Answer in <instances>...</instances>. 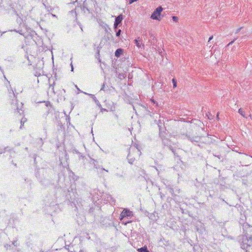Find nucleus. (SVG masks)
Segmentation results:
<instances>
[{"mask_svg": "<svg viewBox=\"0 0 252 252\" xmlns=\"http://www.w3.org/2000/svg\"><path fill=\"white\" fill-rule=\"evenodd\" d=\"M232 153L233 154L232 155V156L235 157H243L244 156V154L241 152H238L237 151H233Z\"/></svg>", "mask_w": 252, "mask_h": 252, "instance_id": "39448f33", "label": "nucleus"}, {"mask_svg": "<svg viewBox=\"0 0 252 252\" xmlns=\"http://www.w3.org/2000/svg\"><path fill=\"white\" fill-rule=\"evenodd\" d=\"M238 113L242 116L244 118H246V116H245V111L242 108H240L239 110H238Z\"/></svg>", "mask_w": 252, "mask_h": 252, "instance_id": "0eeeda50", "label": "nucleus"}, {"mask_svg": "<svg viewBox=\"0 0 252 252\" xmlns=\"http://www.w3.org/2000/svg\"><path fill=\"white\" fill-rule=\"evenodd\" d=\"M121 31L120 30H119L118 31V32L116 33V35L117 36H119L120 35V34H121Z\"/></svg>", "mask_w": 252, "mask_h": 252, "instance_id": "f8f14e48", "label": "nucleus"}, {"mask_svg": "<svg viewBox=\"0 0 252 252\" xmlns=\"http://www.w3.org/2000/svg\"><path fill=\"white\" fill-rule=\"evenodd\" d=\"M162 10L163 8L161 6L158 7L153 12V13L151 15V18L154 20L160 21L161 20L160 15Z\"/></svg>", "mask_w": 252, "mask_h": 252, "instance_id": "f03ea898", "label": "nucleus"}, {"mask_svg": "<svg viewBox=\"0 0 252 252\" xmlns=\"http://www.w3.org/2000/svg\"><path fill=\"white\" fill-rule=\"evenodd\" d=\"M132 216V212L129 210L125 209L121 214V220H122L124 218L129 217Z\"/></svg>", "mask_w": 252, "mask_h": 252, "instance_id": "7ed1b4c3", "label": "nucleus"}, {"mask_svg": "<svg viewBox=\"0 0 252 252\" xmlns=\"http://www.w3.org/2000/svg\"><path fill=\"white\" fill-rule=\"evenodd\" d=\"M172 19L175 22H177L178 21V17H176V16H173L172 17Z\"/></svg>", "mask_w": 252, "mask_h": 252, "instance_id": "9b49d317", "label": "nucleus"}, {"mask_svg": "<svg viewBox=\"0 0 252 252\" xmlns=\"http://www.w3.org/2000/svg\"><path fill=\"white\" fill-rule=\"evenodd\" d=\"M138 251L139 252H149V251L147 250L146 247H143L142 248L138 249Z\"/></svg>", "mask_w": 252, "mask_h": 252, "instance_id": "6e6552de", "label": "nucleus"}, {"mask_svg": "<svg viewBox=\"0 0 252 252\" xmlns=\"http://www.w3.org/2000/svg\"><path fill=\"white\" fill-rule=\"evenodd\" d=\"M123 20V16L122 15H119L115 20V22L114 23V27L115 28H117L118 25L121 23L122 21Z\"/></svg>", "mask_w": 252, "mask_h": 252, "instance_id": "20e7f679", "label": "nucleus"}, {"mask_svg": "<svg viewBox=\"0 0 252 252\" xmlns=\"http://www.w3.org/2000/svg\"><path fill=\"white\" fill-rule=\"evenodd\" d=\"M129 222H125V224L126 225L127 223H128Z\"/></svg>", "mask_w": 252, "mask_h": 252, "instance_id": "dca6fc26", "label": "nucleus"}, {"mask_svg": "<svg viewBox=\"0 0 252 252\" xmlns=\"http://www.w3.org/2000/svg\"><path fill=\"white\" fill-rule=\"evenodd\" d=\"M213 38V36L212 35L211 37H209L208 42H209L210 40H211Z\"/></svg>", "mask_w": 252, "mask_h": 252, "instance_id": "ddd939ff", "label": "nucleus"}, {"mask_svg": "<svg viewBox=\"0 0 252 252\" xmlns=\"http://www.w3.org/2000/svg\"><path fill=\"white\" fill-rule=\"evenodd\" d=\"M123 53V50L121 48L118 49L115 52V56L119 57Z\"/></svg>", "mask_w": 252, "mask_h": 252, "instance_id": "423d86ee", "label": "nucleus"}, {"mask_svg": "<svg viewBox=\"0 0 252 252\" xmlns=\"http://www.w3.org/2000/svg\"><path fill=\"white\" fill-rule=\"evenodd\" d=\"M239 241L242 249L245 250L246 252H251L250 250L252 249V235L245 234L240 239Z\"/></svg>", "mask_w": 252, "mask_h": 252, "instance_id": "f257e3e1", "label": "nucleus"}, {"mask_svg": "<svg viewBox=\"0 0 252 252\" xmlns=\"http://www.w3.org/2000/svg\"><path fill=\"white\" fill-rule=\"evenodd\" d=\"M172 82L173 84V88H176L177 87V82L174 78L172 79Z\"/></svg>", "mask_w": 252, "mask_h": 252, "instance_id": "1a4fd4ad", "label": "nucleus"}, {"mask_svg": "<svg viewBox=\"0 0 252 252\" xmlns=\"http://www.w3.org/2000/svg\"><path fill=\"white\" fill-rule=\"evenodd\" d=\"M151 101H152L153 103H155V100H154V99H151Z\"/></svg>", "mask_w": 252, "mask_h": 252, "instance_id": "2eb2a0df", "label": "nucleus"}, {"mask_svg": "<svg viewBox=\"0 0 252 252\" xmlns=\"http://www.w3.org/2000/svg\"><path fill=\"white\" fill-rule=\"evenodd\" d=\"M135 41V44H136V45L138 47H140V45L139 44V40L138 39H135L134 40Z\"/></svg>", "mask_w": 252, "mask_h": 252, "instance_id": "9d476101", "label": "nucleus"}, {"mask_svg": "<svg viewBox=\"0 0 252 252\" xmlns=\"http://www.w3.org/2000/svg\"><path fill=\"white\" fill-rule=\"evenodd\" d=\"M233 42H234L233 41H232L230 42L228 44V46H229V45H230V44H232V43H233Z\"/></svg>", "mask_w": 252, "mask_h": 252, "instance_id": "4468645a", "label": "nucleus"}]
</instances>
